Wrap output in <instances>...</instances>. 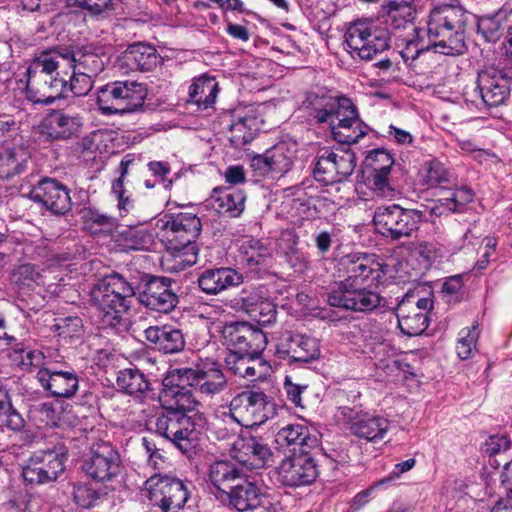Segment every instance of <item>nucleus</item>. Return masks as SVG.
<instances>
[{"label":"nucleus","mask_w":512,"mask_h":512,"mask_svg":"<svg viewBox=\"0 0 512 512\" xmlns=\"http://www.w3.org/2000/svg\"><path fill=\"white\" fill-rule=\"evenodd\" d=\"M266 154L273 173L283 175L291 169L293 164L292 153L287 144L279 143L267 150Z\"/></svg>","instance_id":"nucleus-46"},{"label":"nucleus","mask_w":512,"mask_h":512,"mask_svg":"<svg viewBox=\"0 0 512 512\" xmlns=\"http://www.w3.org/2000/svg\"><path fill=\"white\" fill-rule=\"evenodd\" d=\"M68 61L72 64L73 68L78 71L85 72L86 74L96 77L104 68L102 59L95 53H80L77 54L66 53Z\"/></svg>","instance_id":"nucleus-44"},{"label":"nucleus","mask_w":512,"mask_h":512,"mask_svg":"<svg viewBox=\"0 0 512 512\" xmlns=\"http://www.w3.org/2000/svg\"><path fill=\"white\" fill-rule=\"evenodd\" d=\"M243 275L229 267L206 269L198 276L197 283L206 295H218L223 291L241 285Z\"/></svg>","instance_id":"nucleus-25"},{"label":"nucleus","mask_w":512,"mask_h":512,"mask_svg":"<svg viewBox=\"0 0 512 512\" xmlns=\"http://www.w3.org/2000/svg\"><path fill=\"white\" fill-rule=\"evenodd\" d=\"M359 285L334 283L327 294L328 304L359 312L374 310L380 304L379 294L365 288H358Z\"/></svg>","instance_id":"nucleus-14"},{"label":"nucleus","mask_w":512,"mask_h":512,"mask_svg":"<svg viewBox=\"0 0 512 512\" xmlns=\"http://www.w3.org/2000/svg\"><path fill=\"white\" fill-rule=\"evenodd\" d=\"M318 465L312 455L302 450L282 460L278 467V481L288 487L312 484L318 477Z\"/></svg>","instance_id":"nucleus-15"},{"label":"nucleus","mask_w":512,"mask_h":512,"mask_svg":"<svg viewBox=\"0 0 512 512\" xmlns=\"http://www.w3.org/2000/svg\"><path fill=\"white\" fill-rule=\"evenodd\" d=\"M116 241L123 250H147L154 235L144 228L126 227L117 232Z\"/></svg>","instance_id":"nucleus-40"},{"label":"nucleus","mask_w":512,"mask_h":512,"mask_svg":"<svg viewBox=\"0 0 512 512\" xmlns=\"http://www.w3.org/2000/svg\"><path fill=\"white\" fill-rule=\"evenodd\" d=\"M135 292L131 284L118 273L99 280L91 291V301L104 326L115 327L130 308Z\"/></svg>","instance_id":"nucleus-5"},{"label":"nucleus","mask_w":512,"mask_h":512,"mask_svg":"<svg viewBox=\"0 0 512 512\" xmlns=\"http://www.w3.org/2000/svg\"><path fill=\"white\" fill-rule=\"evenodd\" d=\"M94 77L85 72L73 68V73L68 80L66 79L65 94L70 91L74 96L80 97L87 95L93 87Z\"/></svg>","instance_id":"nucleus-51"},{"label":"nucleus","mask_w":512,"mask_h":512,"mask_svg":"<svg viewBox=\"0 0 512 512\" xmlns=\"http://www.w3.org/2000/svg\"><path fill=\"white\" fill-rule=\"evenodd\" d=\"M277 351L289 363H309L320 356V349L316 339L292 332H285L282 335Z\"/></svg>","instance_id":"nucleus-23"},{"label":"nucleus","mask_w":512,"mask_h":512,"mask_svg":"<svg viewBox=\"0 0 512 512\" xmlns=\"http://www.w3.org/2000/svg\"><path fill=\"white\" fill-rule=\"evenodd\" d=\"M235 458L252 467H263L272 453L269 446L262 439L252 435H243L233 443Z\"/></svg>","instance_id":"nucleus-26"},{"label":"nucleus","mask_w":512,"mask_h":512,"mask_svg":"<svg viewBox=\"0 0 512 512\" xmlns=\"http://www.w3.org/2000/svg\"><path fill=\"white\" fill-rule=\"evenodd\" d=\"M144 334L148 342L166 354L178 353L185 347L182 331L170 325L150 326Z\"/></svg>","instance_id":"nucleus-28"},{"label":"nucleus","mask_w":512,"mask_h":512,"mask_svg":"<svg viewBox=\"0 0 512 512\" xmlns=\"http://www.w3.org/2000/svg\"><path fill=\"white\" fill-rule=\"evenodd\" d=\"M272 408L265 393L243 391L232 398L228 412H223V420L246 427L259 426L268 420Z\"/></svg>","instance_id":"nucleus-8"},{"label":"nucleus","mask_w":512,"mask_h":512,"mask_svg":"<svg viewBox=\"0 0 512 512\" xmlns=\"http://www.w3.org/2000/svg\"><path fill=\"white\" fill-rule=\"evenodd\" d=\"M30 153L23 144L6 145L0 148V178H9L24 170Z\"/></svg>","instance_id":"nucleus-33"},{"label":"nucleus","mask_w":512,"mask_h":512,"mask_svg":"<svg viewBox=\"0 0 512 512\" xmlns=\"http://www.w3.org/2000/svg\"><path fill=\"white\" fill-rule=\"evenodd\" d=\"M303 107L318 123H329L334 139L340 143H356L367 133L355 105L347 97L318 88L306 93Z\"/></svg>","instance_id":"nucleus-1"},{"label":"nucleus","mask_w":512,"mask_h":512,"mask_svg":"<svg viewBox=\"0 0 512 512\" xmlns=\"http://www.w3.org/2000/svg\"><path fill=\"white\" fill-rule=\"evenodd\" d=\"M476 83L481 100L487 107H498L510 97L512 81L505 70L489 68L481 71Z\"/></svg>","instance_id":"nucleus-19"},{"label":"nucleus","mask_w":512,"mask_h":512,"mask_svg":"<svg viewBox=\"0 0 512 512\" xmlns=\"http://www.w3.org/2000/svg\"><path fill=\"white\" fill-rule=\"evenodd\" d=\"M179 373L182 381L187 383L189 387L208 397L222 392L227 384L220 365L215 362L206 363L203 367L197 369L181 368Z\"/></svg>","instance_id":"nucleus-20"},{"label":"nucleus","mask_w":512,"mask_h":512,"mask_svg":"<svg viewBox=\"0 0 512 512\" xmlns=\"http://www.w3.org/2000/svg\"><path fill=\"white\" fill-rule=\"evenodd\" d=\"M411 254L420 259L424 268L428 269L434 262L445 257V248L437 242L421 241L413 243Z\"/></svg>","instance_id":"nucleus-43"},{"label":"nucleus","mask_w":512,"mask_h":512,"mask_svg":"<svg viewBox=\"0 0 512 512\" xmlns=\"http://www.w3.org/2000/svg\"><path fill=\"white\" fill-rule=\"evenodd\" d=\"M187 386L180 377L179 369L171 371L163 379V389L159 396L162 408L181 414L193 411L199 405V400Z\"/></svg>","instance_id":"nucleus-17"},{"label":"nucleus","mask_w":512,"mask_h":512,"mask_svg":"<svg viewBox=\"0 0 512 512\" xmlns=\"http://www.w3.org/2000/svg\"><path fill=\"white\" fill-rule=\"evenodd\" d=\"M83 328L82 319L78 316L60 318L53 325L54 332L64 339L78 337Z\"/></svg>","instance_id":"nucleus-55"},{"label":"nucleus","mask_w":512,"mask_h":512,"mask_svg":"<svg viewBox=\"0 0 512 512\" xmlns=\"http://www.w3.org/2000/svg\"><path fill=\"white\" fill-rule=\"evenodd\" d=\"M504 16L502 13L483 16L478 21V31L483 35L487 42L495 43L504 32Z\"/></svg>","instance_id":"nucleus-47"},{"label":"nucleus","mask_w":512,"mask_h":512,"mask_svg":"<svg viewBox=\"0 0 512 512\" xmlns=\"http://www.w3.org/2000/svg\"><path fill=\"white\" fill-rule=\"evenodd\" d=\"M149 171L152 173L154 179L159 181L162 189H169L171 181H167V175L170 173V167L168 163L162 161H151L148 164Z\"/></svg>","instance_id":"nucleus-61"},{"label":"nucleus","mask_w":512,"mask_h":512,"mask_svg":"<svg viewBox=\"0 0 512 512\" xmlns=\"http://www.w3.org/2000/svg\"><path fill=\"white\" fill-rule=\"evenodd\" d=\"M389 427V422L382 417L365 416L352 424L351 430L356 436L375 441L382 439Z\"/></svg>","instance_id":"nucleus-41"},{"label":"nucleus","mask_w":512,"mask_h":512,"mask_svg":"<svg viewBox=\"0 0 512 512\" xmlns=\"http://www.w3.org/2000/svg\"><path fill=\"white\" fill-rule=\"evenodd\" d=\"M261 356L249 355V353L228 352L225 357V365L234 375L254 381L262 378L266 368Z\"/></svg>","instance_id":"nucleus-29"},{"label":"nucleus","mask_w":512,"mask_h":512,"mask_svg":"<svg viewBox=\"0 0 512 512\" xmlns=\"http://www.w3.org/2000/svg\"><path fill=\"white\" fill-rule=\"evenodd\" d=\"M120 469V454L107 442L95 443L82 465V470L90 479L101 483L113 481Z\"/></svg>","instance_id":"nucleus-11"},{"label":"nucleus","mask_w":512,"mask_h":512,"mask_svg":"<svg viewBox=\"0 0 512 512\" xmlns=\"http://www.w3.org/2000/svg\"><path fill=\"white\" fill-rule=\"evenodd\" d=\"M155 235L166 249L165 260L169 269L183 271L198 261L196 239L201 232V221L194 214L164 216L156 221Z\"/></svg>","instance_id":"nucleus-2"},{"label":"nucleus","mask_w":512,"mask_h":512,"mask_svg":"<svg viewBox=\"0 0 512 512\" xmlns=\"http://www.w3.org/2000/svg\"><path fill=\"white\" fill-rule=\"evenodd\" d=\"M219 92L218 82L214 77L207 75L195 79L189 87V101L200 109L212 106Z\"/></svg>","instance_id":"nucleus-36"},{"label":"nucleus","mask_w":512,"mask_h":512,"mask_svg":"<svg viewBox=\"0 0 512 512\" xmlns=\"http://www.w3.org/2000/svg\"><path fill=\"white\" fill-rule=\"evenodd\" d=\"M424 181L429 188L447 181V171L444 165L437 160L430 161L427 165Z\"/></svg>","instance_id":"nucleus-57"},{"label":"nucleus","mask_w":512,"mask_h":512,"mask_svg":"<svg viewBox=\"0 0 512 512\" xmlns=\"http://www.w3.org/2000/svg\"><path fill=\"white\" fill-rule=\"evenodd\" d=\"M145 484L150 501L162 512H178L189 498L183 482L167 475H154Z\"/></svg>","instance_id":"nucleus-9"},{"label":"nucleus","mask_w":512,"mask_h":512,"mask_svg":"<svg viewBox=\"0 0 512 512\" xmlns=\"http://www.w3.org/2000/svg\"><path fill=\"white\" fill-rule=\"evenodd\" d=\"M23 427L24 420L13 407L9 393L0 388V428L20 431Z\"/></svg>","instance_id":"nucleus-42"},{"label":"nucleus","mask_w":512,"mask_h":512,"mask_svg":"<svg viewBox=\"0 0 512 512\" xmlns=\"http://www.w3.org/2000/svg\"><path fill=\"white\" fill-rule=\"evenodd\" d=\"M120 66L130 71H151L161 63L157 50L147 44L130 45L119 59Z\"/></svg>","instance_id":"nucleus-27"},{"label":"nucleus","mask_w":512,"mask_h":512,"mask_svg":"<svg viewBox=\"0 0 512 512\" xmlns=\"http://www.w3.org/2000/svg\"><path fill=\"white\" fill-rule=\"evenodd\" d=\"M146 96L147 88L143 83L114 81L99 89L97 103L105 114H125L141 107Z\"/></svg>","instance_id":"nucleus-6"},{"label":"nucleus","mask_w":512,"mask_h":512,"mask_svg":"<svg viewBox=\"0 0 512 512\" xmlns=\"http://www.w3.org/2000/svg\"><path fill=\"white\" fill-rule=\"evenodd\" d=\"M32 455L41 470L47 471L45 477L49 478L52 482H55L65 470V454L61 448L53 446L52 448L38 450Z\"/></svg>","instance_id":"nucleus-38"},{"label":"nucleus","mask_w":512,"mask_h":512,"mask_svg":"<svg viewBox=\"0 0 512 512\" xmlns=\"http://www.w3.org/2000/svg\"><path fill=\"white\" fill-rule=\"evenodd\" d=\"M230 504L238 511H247L259 505V489L248 481L246 476L240 480L228 493Z\"/></svg>","instance_id":"nucleus-37"},{"label":"nucleus","mask_w":512,"mask_h":512,"mask_svg":"<svg viewBox=\"0 0 512 512\" xmlns=\"http://www.w3.org/2000/svg\"><path fill=\"white\" fill-rule=\"evenodd\" d=\"M156 432L170 440L181 452L195 447L196 433L186 414L164 410L155 421Z\"/></svg>","instance_id":"nucleus-13"},{"label":"nucleus","mask_w":512,"mask_h":512,"mask_svg":"<svg viewBox=\"0 0 512 512\" xmlns=\"http://www.w3.org/2000/svg\"><path fill=\"white\" fill-rule=\"evenodd\" d=\"M299 237L292 228L285 229L281 232L277 243V250L283 255L294 254L297 250Z\"/></svg>","instance_id":"nucleus-58"},{"label":"nucleus","mask_w":512,"mask_h":512,"mask_svg":"<svg viewBox=\"0 0 512 512\" xmlns=\"http://www.w3.org/2000/svg\"><path fill=\"white\" fill-rule=\"evenodd\" d=\"M390 172L391 170L370 171V174L367 176L369 186L379 191H383L386 188L390 191H393L394 189L389 186Z\"/></svg>","instance_id":"nucleus-63"},{"label":"nucleus","mask_w":512,"mask_h":512,"mask_svg":"<svg viewBox=\"0 0 512 512\" xmlns=\"http://www.w3.org/2000/svg\"><path fill=\"white\" fill-rule=\"evenodd\" d=\"M478 336L479 333L477 325L461 330L460 338L456 345V352L462 360L468 359L471 356L472 351L476 346Z\"/></svg>","instance_id":"nucleus-54"},{"label":"nucleus","mask_w":512,"mask_h":512,"mask_svg":"<svg viewBox=\"0 0 512 512\" xmlns=\"http://www.w3.org/2000/svg\"><path fill=\"white\" fill-rule=\"evenodd\" d=\"M239 261L251 271L265 266L272 257L270 247L259 239L248 238L239 246Z\"/></svg>","instance_id":"nucleus-32"},{"label":"nucleus","mask_w":512,"mask_h":512,"mask_svg":"<svg viewBox=\"0 0 512 512\" xmlns=\"http://www.w3.org/2000/svg\"><path fill=\"white\" fill-rule=\"evenodd\" d=\"M355 168L354 155L345 151L337 154L328 148H322L317 154L314 169V178L323 185L328 186L341 182L351 175Z\"/></svg>","instance_id":"nucleus-16"},{"label":"nucleus","mask_w":512,"mask_h":512,"mask_svg":"<svg viewBox=\"0 0 512 512\" xmlns=\"http://www.w3.org/2000/svg\"><path fill=\"white\" fill-rule=\"evenodd\" d=\"M82 117L64 109L50 111L40 124L41 134L50 140H68L80 133Z\"/></svg>","instance_id":"nucleus-22"},{"label":"nucleus","mask_w":512,"mask_h":512,"mask_svg":"<svg viewBox=\"0 0 512 512\" xmlns=\"http://www.w3.org/2000/svg\"><path fill=\"white\" fill-rule=\"evenodd\" d=\"M469 14L460 5L443 4L429 14L427 33L436 53L460 55L466 50L465 32Z\"/></svg>","instance_id":"nucleus-3"},{"label":"nucleus","mask_w":512,"mask_h":512,"mask_svg":"<svg viewBox=\"0 0 512 512\" xmlns=\"http://www.w3.org/2000/svg\"><path fill=\"white\" fill-rule=\"evenodd\" d=\"M221 333L229 352L262 355L267 345L265 333L247 322L225 323Z\"/></svg>","instance_id":"nucleus-10"},{"label":"nucleus","mask_w":512,"mask_h":512,"mask_svg":"<svg viewBox=\"0 0 512 512\" xmlns=\"http://www.w3.org/2000/svg\"><path fill=\"white\" fill-rule=\"evenodd\" d=\"M345 42L353 58L370 61L386 51L389 38L386 31L368 20H357L347 29Z\"/></svg>","instance_id":"nucleus-7"},{"label":"nucleus","mask_w":512,"mask_h":512,"mask_svg":"<svg viewBox=\"0 0 512 512\" xmlns=\"http://www.w3.org/2000/svg\"><path fill=\"white\" fill-rule=\"evenodd\" d=\"M31 199L43 204L53 214L63 215L71 209L70 194H30Z\"/></svg>","instance_id":"nucleus-48"},{"label":"nucleus","mask_w":512,"mask_h":512,"mask_svg":"<svg viewBox=\"0 0 512 512\" xmlns=\"http://www.w3.org/2000/svg\"><path fill=\"white\" fill-rule=\"evenodd\" d=\"M247 310L260 325L268 326L276 321V307L268 300L252 303Z\"/></svg>","instance_id":"nucleus-53"},{"label":"nucleus","mask_w":512,"mask_h":512,"mask_svg":"<svg viewBox=\"0 0 512 512\" xmlns=\"http://www.w3.org/2000/svg\"><path fill=\"white\" fill-rule=\"evenodd\" d=\"M511 441L506 435H492L485 442V452L489 456L504 452L510 448Z\"/></svg>","instance_id":"nucleus-60"},{"label":"nucleus","mask_w":512,"mask_h":512,"mask_svg":"<svg viewBox=\"0 0 512 512\" xmlns=\"http://www.w3.org/2000/svg\"><path fill=\"white\" fill-rule=\"evenodd\" d=\"M140 301L151 310L169 313L177 306L178 296L172 288L171 279L147 276L143 280Z\"/></svg>","instance_id":"nucleus-18"},{"label":"nucleus","mask_w":512,"mask_h":512,"mask_svg":"<svg viewBox=\"0 0 512 512\" xmlns=\"http://www.w3.org/2000/svg\"><path fill=\"white\" fill-rule=\"evenodd\" d=\"M244 477L243 471L229 461H217L210 466L209 478L211 483L218 491L225 494Z\"/></svg>","instance_id":"nucleus-34"},{"label":"nucleus","mask_w":512,"mask_h":512,"mask_svg":"<svg viewBox=\"0 0 512 512\" xmlns=\"http://www.w3.org/2000/svg\"><path fill=\"white\" fill-rule=\"evenodd\" d=\"M256 124V118L245 115L237 116L229 125L230 131L233 133L231 141L238 144H246L252 139V129Z\"/></svg>","instance_id":"nucleus-49"},{"label":"nucleus","mask_w":512,"mask_h":512,"mask_svg":"<svg viewBox=\"0 0 512 512\" xmlns=\"http://www.w3.org/2000/svg\"><path fill=\"white\" fill-rule=\"evenodd\" d=\"M340 270H343L347 277L340 283L364 284L369 279L378 280L383 273L382 265L375 254L351 253L343 256L339 262Z\"/></svg>","instance_id":"nucleus-21"},{"label":"nucleus","mask_w":512,"mask_h":512,"mask_svg":"<svg viewBox=\"0 0 512 512\" xmlns=\"http://www.w3.org/2000/svg\"><path fill=\"white\" fill-rule=\"evenodd\" d=\"M40 419L49 426H57L60 421L61 412L52 403H41L37 407Z\"/></svg>","instance_id":"nucleus-62"},{"label":"nucleus","mask_w":512,"mask_h":512,"mask_svg":"<svg viewBox=\"0 0 512 512\" xmlns=\"http://www.w3.org/2000/svg\"><path fill=\"white\" fill-rule=\"evenodd\" d=\"M45 473H47V471L41 470L33 455L21 465V476L27 485L35 486L52 483L49 478L45 477Z\"/></svg>","instance_id":"nucleus-50"},{"label":"nucleus","mask_w":512,"mask_h":512,"mask_svg":"<svg viewBox=\"0 0 512 512\" xmlns=\"http://www.w3.org/2000/svg\"><path fill=\"white\" fill-rule=\"evenodd\" d=\"M416 464V460L414 458H409L405 461L397 463L395 465V469L391 475L385 477L378 482L375 483V486H381L387 483L392 482L395 478L399 477L402 473H405L411 470Z\"/></svg>","instance_id":"nucleus-64"},{"label":"nucleus","mask_w":512,"mask_h":512,"mask_svg":"<svg viewBox=\"0 0 512 512\" xmlns=\"http://www.w3.org/2000/svg\"><path fill=\"white\" fill-rule=\"evenodd\" d=\"M36 379L54 397L71 398L79 388V379L74 371L39 368Z\"/></svg>","instance_id":"nucleus-24"},{"label":"nucleus","mask_w":512,"mask_h":512,"mask_svg":"<svg viewBox=\"0 0 512 512\" xmlns=\"http://www.w3.org/2000/svg\"><path fill=\"white\" fill-rule=\"evenodd\" d=\"M385 23L393 30L405 29L416 18L415 0H383Z\"/></svg>","instance_id":"nucleus-30"},{"label":"nucleus","mask_w":512,"mask_h":512,"mask_svg":"<svg viewBox=\"0 0 512 512\" xmlns=\"http://www.w3.org/2000/svg\"><path fill=\"white\" fill-rule=\"evenodd\" d=\"M120 391L138 396L149 389L150 383L145 374L138 368H126L120 370L116 379Z\"/></svg>","instance_id":"nucleus-39"},{"label":"nucleus","mask_w":512,"mask_h":512,"mask_svg":"<svg viewBox=\"0 0 512 512\" xmlns=\"http://www.w3.org/2000/svg\"><path fill=\"white\" fill-rule=\"evenodd\" d=\"M420 211L415 209H403L399 205L378 208L373 217L377 231L392 240L409 237L416 230L415 216H420Z\"/></svg>","instance_id":"nucleus-12"},{"label":"nucleus","mask_w":512,"mask_h":512,"mask_svg":"<svg viewBox=\"0 0 512 512\" xmlns=\"http://www.w3.org/2000/svg\"><path fill=\"white\" fill-rule=\"evenodd\" d=\"M284 389L289 401L297 407H305L303 395L307 391L308 385L293 383L289 377H286L284 381Z\"/></svg>","instance_id":"nucleus-59"},{"label":"nucleus","mask_w":512,"mask_h":512,"mask_svg":"<svg viewBox=\"0 0 512 512\" xmlns=\"http://www.w3.org/2000/svg\"><path fill=\"white\" fill-rule=\"evenodd\" d=\"M73 500L82 508H91L99 499V493L89 483H77L73 485Z\"/></svg>","instance_id":"nucleus-56"},{"label":"nucleus","mask_w":512,"mask_h":512,"mask_svg":"<svg viewBox=\"0 0 512 512\" xmlns=\"http://www.w3.org/2000/svg\"><path fill=\"white\" fill-rule=\"evenodd\" d=\"M393 165L394 159L390 153L383 148L370 151L363 162V166L367 171L391 170Z\"/></svg>","instance_id":"nucleus-52"},{"label":"nucleus","mask_w":512,"mask_h":512,"mask_svg":"<svg viewBox=\"0 0 512 512\" xmlns=\"http://www.w3.org/2000/svg\"><path fill=\"white\" fill-rule=\"evenodd\" d=\"M398 327L401 332L409 337L421 335L428 327L429 317L419 310L414 303H398L396 308Z\"/></svg>","instance_id":"nucleus-31"},{"label":"nucleus","mask_w":512,"mask_h":512,"mask_svg":"<svg viewBox=\"0 0 512 512\" xmlns=\"http://www.w3.org/2000/svg\"><path fill=\"white\" fill-rule=\"evenodd\" d=\"M277 442L299 446L302 451L317 447L319 440L317 434L311 433L306 425L296 423L281 428L277 433Z\"/></svg>","instance_id":"nucleus-35"},{"label":"nucleus","mask_w":512,"mask_h":512,"mask_svg":"<svg viewBox=\"0 0 512 512\" xmlns=\"http://www.w3.org/2000/svg\"><path fill=\"white\" fill-rule=\"evenodd\" d=\"M244 194H216L211 205L219 214L238 216L244 209Z\"/></svg>","instance_id":"nucleus-45"},{"label":"nucleus","mask_w":512,"mask_h":512,"mask_svg":"<svg viewBox=\"0 0 512 512\" xmlns=\"http://www.w3.org/2000/svg\"><path fill=\"white\" fill-rule=\"evenodd\" d=\"M60 59H68L56 51L43 52L29 65L26 97L34 104L49 105L65 96L66 78L58 71Z\"/></svg>","instance_id":"nucleus-4"}]
</instances>
